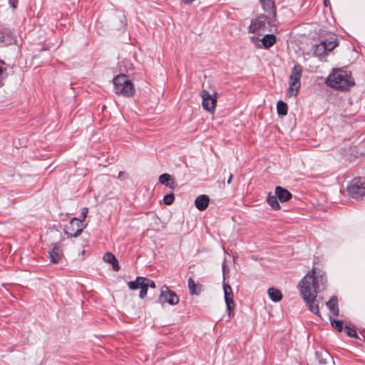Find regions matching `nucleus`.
I'll return each instance as SVG.
<instances>
[{"label":"nucleus","instance_id":"nucleus-28","mask_svg":"<svg viewBox=\"0 0 365 365\" xmlns=\"http://www.w3.org/2000/svg\"><path fill=\"white\" fill-rule=\"evenodd\" d=\"M140 281H141L143 283H145V284H146V287L148 288V287L155 288V283L154 282V281H153L148 278H146L144 277H138V282H140Z\"/></svg>","mask_w":365,"mask_h":365},{"label":"nucleus","instance_id":"nucleus-10","mask_svg":"<svg viewBox=\"0 0 365 365\" xmlns=\"http://www.w3.org/2000/svg\"><path fill=\"white\" fill-rule=\"evenodd\" d=\"M51 263L59 262L63 257L62 245L60 242L51 244V250L48 252Z\"/></svg>","mask_w":365,"mask_h":365},{"label":"nucleus","instance_id":"nucleus-29","mask_svg":"<svg viewBox=\"0 0 365 365\" xmlns=\"http://www.w3.org/2000/svg\"><path fill=\"white\" fill-rule=\"evenodd\" d=\"M331 326L338 331L341 332L343 330V322L336 319H330Z\"/></svg>","mask_w":365,"mask_h":365},{"label":"nucleus","instance_id":"nucleus-20","mask_svg":"<svg viewBox=\"0 0 365 365\" xmlns=\"http://www.w3.org/2000/svg\"><path fill=\"white\" fill-rule=\"evenodd\" d=\"M267 292L270 299L274 302H279L282 298V294L278 289L271 287L268 289Z\"/></svg>","mask_w":365,"mask_h":365},{"label":"nucleus","instance_id":"nucleus-14","mask_svg":"<svg viewBox=\"0 0 365 365\" xmlns=\"http://www.w3.org/2000/svg\"><path fill=\"white\" fill-rule=\"evenodd\" d=\"M275 194L281 202H287L292 197V193L289 190L281 186L276 187Z\"/></svg>","mask_w":365,"mask_h":365},{"label":"nucleus","instance_id":"nucleus-37","mask_svg":"<svg viewBox=\"0 0 365 365\" xmlns=\"http://www.w3.org/2000/svg\"><path fill=\"white\" fill-rule=\"evenodd\" d=\"M233 178V175L232 173L230 174L229 178L227 180V184H230Z\"/></svg>","mask_w":365,"mask_h":365},{"label":"nucleus","instance_id":"nucleus-24","mask_svg":"<svg viewBox=\"0 0 365 365\" xmlns=\"http://www.w3.org/2000/svg\"><path fill=\"white\" fill-rule=\"evenodd\" d=\"M277 196L276 194L272 195V192H269L267 197V202L270 205V207L274 210H277L280 208V205L277 200Z\"/></svg>","mask_w":365,"mask_h":365},{"label":"nucleus","instance_id":"nucleus-5","mask_svg":"<svg viewBox=\"0 0 365 365\" xmlns=\"http://www.w3.org/2000/svg\"><path fill=\"white\" fill-rule=\"evenodd\" d=\"M302 75V67L299 64L294 65L292 69L291 74L289 78V88L287 95L296 96L301 86L300 79Z\"/></svg>","mask_w":365,"mask_h":365},{"label":"nucleus","instance_id":"nucleus-9","mask_svg":"<svg viewBox=\"0 0 365 365\" xmlns=\"http://www.w3.org/2000/svg\"><path fill=\"white\" fill-rule=\"evenodd\" d=\"M159 300L162 303L166 302L170 305H175L179 302V298L176 293L165 285L161 288Z\"/></svg>","mask_w":365,"mask_h":365},{"label":"nucleus","instance_id":"nucleus-25","mask_svg":"<svg viewBox=\"0 0 365 365\" xmlns=\"http://www.w3.org/2000/svg\"><path fill=\"white\" fill-rule=\"evenodd\" d=\"M322 42L324 43V46L327 47L326 49L328 53L334 50L339 45V41L336 38L325 39L322 41Z\"/></svg>","mask_w":365,"mask_h":365},{"label":"nucleus","instance_id":"nucleus-39","mask_svg":"<svg viewBox=\"0 0 365 365\" xmlns=\"http://www.w3.org/2000/svg\"><path fill=\"white\" fill-rule=\"evenodd\" d=\"M195 0H185V3L186 4H191L192 2H193Z\"/></svg>","mask_w":365,"mask_h":365},{"label":"nucleus","instance_id":"nucleus-1","mask_svg":"<svg viewBox=\"0 0 365 365\" xmlns=\"http://www.w3.org/2000/svg\"><path fill=\"white\" fill-rule=\"evenodd\" d=\"M314 269L309 272L299 282L298 288L300 295L308 307L309 310L320 317L319 301L317 293L325 289L327 279L322 276L315 275Z\"/></svg>","mask_w":365,"mask_h":365},{"label":"nucleus","instance_id":"nucleus-2","mask_svg":"<svg viewBox=\"0 0 365 365\" xmlns=\"http://www.w3.org/2000/svg\"><path fill=\"white\" fill-rule=\"evenodd\" d=\"M326 84L336 90L344 91L354 85V81L346 71L337 69L328 76Z\"/></svg>","mask_w":365,"mask_h":365},{"label":"nucleus","instance_id":"nucleus-35","mask_svg":"<svg viewBox=\"0 0 365 365\" xmlns=\"http://www.w3.org/2000/svg\"><path fill=\"white\" fill-rule=\"evenodd\" d=\"M9 6L15 9L18 6L19 1L18 0H9Z\"/></svg>","mask_w":365,"mask_h":365},{"label":"nucleus","instance_id":"nucleus-15","mask_svg":"<svg viewBox=\"0 0 365 365\" xmlns=\"http://www.w3.org/2000/svg\"><path fill=\"white\" fill-rule=\"evenodd\" d=\"M210 202V198L206 195H200L195 198V205L200 211L207 209Z\"/></svg>","mask_w":365,"mask_h":365},{"label":"nucleus","instance_id":"nucleus-38","mask_svg":"<svg viewBox=\"0 0 365 365\" xmlns=\"http://www.w3.org/2000/svg\"><path fill=\"white\" fill-rule=\"evenodd\" d=\"M4 38V36L3 32L0 31V43L3 42Z\"/></svg>","mask_w":365,"mask_h":365},{"label":"nucleus","instance_id":"nucleus-23","mask_svg":"<svg viewBox=\"0 0 365 365\" xmlns=\"http://www.w3.org/2000/svg\"><path fill=\"white\" fill-rule=\"evenodd\" d=\"M233 297V294H228V295H225V301L227 306V310L228 311V314L230 317L233 315L232 312L235 308Z\"/></svg>","mask_w":365,"mask_h":365},{"label":"nucleus","instance_id":"nucleus-36","mask_svg":"<svg viewBox=\"0 0 365 365\" xmlns=\"http://www.w3.org/2000/svg\"><path fill=\"white\" fill-rule=\"evenodd\" d=\"M222 272H223V274L225 276L226 272H227V265H226V260L225 259L224 260V262L222 263Z\"/></svg>","mask_w":365,"mask_h":365},{"label":"nucleus","instance_id":"nucleus-3","mask_svg":"<svg viewBox=\"0 0 365 365\" xmlns=\"http://www.w3.org/2000/svg\"><path fill=\"white\" fill-rule=\"evenodd\" d=\"M115 93L130 98L135 93L133 82L125 74H119L113 79Z\"/></svg>","mask_w":365,"mask_h":365},{"label":"nucleus","instance_id":"nucleus-34","mask_svg":"<svg viewBox=\"0 0 365 365\" xmlns=\"http://www.w3.org/2000/svg\"><path fill=\"white\" fill-rule=\"evenodd\" d=\"M88 207H83L82 209V212H81V218L79 219V220H81L82 222L86 219V217L87 216V214H88Z\"/></svg>","mask_w":365,"mask_h":365},{"label":"nucleus","instance_id":"nucleus-4","mask_svg":"<svg viewBox=\"0 0 365 365\" xmlns=\"http://www.w3.org/2000/svg\"><path fill=\"white\" fill-rule=\"evenodd\" d=\"M276 18L272 16L269 19L265 15H260L256 19L251 21L250 25L248 28L249 32L260 35L267 29V26H276Z\"/></svg>","mask_w":365,"mask_h":365},{"label":"nucleus","instance_id":"nucleus-21","mask_svg":"<svg viewBox=\"0 0 365 365\" xmlns=\"http://www.w3.org/2000/svg\"><path fill=\"white\" fill-rule=\"evenodd\" d=\"M261 41L264 47L268 48L276 43L277 38L274 34H266Z\"/></svg>","mask_w":365,"mask_h":365},{"label":"nucleus","instance_id":"nucleus-12","mask_svg":"<svg viewBox=\"0 0 365 365\" xmlns=\"http://www.w3.org/2000/svg\"><path fill=\"white\" fill-rule=\"evenodd\" d=\"M262 9L274 19L276 17V6L274 0H259Z\"/></svg>","mask_w":365,"mask_h":365},{"label":"nucleus","instance_id":"nucleus-32","mask_svg":"<svg viewBox=\"0 0 365 365\" xmlns=\"http://www.w3.org/2000/svg\"><path fill=\"white\" fill-rule=\"evenodd\" d=\"M344 331H345L346 334H347V336H349L350 337H355V338L358 337L356 331L353 328L346 326L344 327Z\"/></svg>","mask_w":365,"mask_h":365},{"label":"nucleus","instance_id":"nucleus-40","mask_svg":"<svg viewBox=\"0 0 365 365\" xmlns=\"http://www.w3.org/2000/svg\"><path fill=\"white\" fill-rule=\"evenodd\" d=\"M124 174H125V173L120 172L119 174H118V178H122L123 175H124Z\"/></svg>","mask_w":365,"mask_h":365},{"label":"nucleus","instance_id":"nucleus-7","mask_svg":"<svg viewBox=\"0 0 365 365\" xmlns=\"http://www.w3.org/2000/svg\"><path fill=\"white\" fill-rule=\"evenodd\" d=\"M84 228L81 220L73 217L63 227V232L68 237H76L79 236Z\"/></svg>","mask_w":365,"mask_h":365},{"label":"nucleus","instance_id":"nucleus-18","mask_svg":"<svg viewBox=\"0 0 365 365\" xmlns=\"http://www.w3.org/2000/svg\"><path fill=\"white\" fill-rule=\"evenodd\" d=\"M327 307L331 311L333 315L338 316L339 313V309L338 307V299L336 296H333L330 298V299L326 303Z\"/></svg>","mask_w":365,"mask_h":365},{"label":"nucleus","instance_id":"nucleus-6","mask_svg":"<svg viewBox=\"0 0 365 365\" xmlns=\"http://www.w3.org/2000/svg\"><path fill=\"white\" fill-rule=\"evenodd\" d=\"M349 197L361 200L365 195V180L361 178H354L346 188Z\"/></svg>","mask_w":365,"mask_h":365},{"label":"nucleus","instance_id":"nucleus-30","mask_svg":"<svg viewBox=\"0 0 365 365\" xmlns=\"http://www.w3.org/2000/svg\"><path fill=\"white\" fill-rule=\"evenodd\" d=\"M120 68L122 71H128L130 70H132L133 68V64L130 62L128 60H124L122 61Z\"/></svg>","mask_w":365,"mask_h":365},{"label":"nucleus","instance_id":"nucleus-11","mask_svg":"<svg viewBox=\"0 0 365 365\" xmlns=\"http://www.w3.org/2000/svg\"><path fill=\"white\" fill-rule=\"evenodd\" d=\"M128 287L131 290L140 289L139 297L141 299L145 298L148 294V288L146 287V284H145V283H143L141 281L138 282V277H136L135 280L128 282Z\"/></svg>","mask_w":365,"mask_h":365},{"label":"nucleus","instance_id":"nucleus-13","mask_svg":"<svg viewBox=\"0 0 365 365\" xmlns=\"http://www.w3.org/2000/svg\"><path fill=\"white\" fill-rule=\"evenodd\" d=\"M315 356L321 365H328L332 361L331 354L326 350L316 351Z\"/></svg>","mask_w":365,"mask_h":365},{"label":"nucleus","instance_id":"nucleus-16","mask_svg":"<svg viewBox=\"0 0 365 365\" xmlns=\"http://www.w3.org/2000/svg\"><path fill=\"white\" fill-rule=\"evenodd\" d=\"M326 48L324 43L322 41L319 44L314 45L312 49L314 55L320 58L326 57L328 55Z\"/></svg>","mask_w":365,"mask_h":365},{"label":"nucleus","instance_id":"nucleus-26","mask_svg":"<svg viewBox=\"0 0 365 365\" xmlns=\"http://www.w3.org/2000/svg\"><path fill=\"white\" fill-rule=\"evenodd\" d=\"M277 113L279 115H286L287 114L288 107L287 103L282 101H279L277 104Z\"/></svg>","mask_w":365,"mask_h":365},{"label":"nucleus","instance_id":"nucleus-31","mask_svg":"<svg viewBox=\"0 0 365 365\" xmlns=\"http://www.w3.org/2000/svg\"><path fill=\"white\" fill-rule=\"evenodd\" d=\"M175 200V195L173 193L165 195L163 197V202L167 205H170L173 203Z\"/></svg>","mask_w":365,"mask_h":365},{"label":"nucleus","instance_id":"nucleus-19","mask_svg":"<svg viewBox=\"0 0 365 365\" xmlns=\"http://www.w3.org/2000/svg\"><path fill=\"white\" fill-rule=\"evenodd\" d=\"M103 260L109 264H111L114 271L117 272L120 269L118 261L115 255L112 253L106 252L103 256Z\"/></svg>","mask_w":365,"mask_h":365},{"label":"nucleus","instance_id":"nucleus-22","mask_svg":"<svg viewBox=\"0 0 365 365\" xmlns=\"http://www.w3.org/2000/svg\"><path fill=\"white\" fill-rule=\"evenodd\" d=\"M188 288L191 294H199L201 291V285L195 283L192 278L187 280Z\"/></svg>","mask_w":365,"mask_h":365},{"label":"nucleus","instance_id":"nucleus-8","mask_svg":"<svg viewBox=\"0 0 365 365\" xmlns=\"http://www.w3.org/2000/svg\"><path fill=\"white\" fill-rule=\"evenodd\" d=\"M200 96L202 99V108L210 113H213L217 105V93L211 95L207 91L202 90L200 91Z\"/></svg>","mask_w":365,"mask_h":365},{"label":"nucleus","instance_id":"nucleus-27","mask_svg":"<svg viewBox=\"0 0 365 365\" xmlns=\"http://www.w3.org/2000/svg\"><path fill=\"white\" fill-rule=\"evenodd\" d=\"M7 77L6 68L5 62L0 60V87L4 86V81Z\"/></svg>","mask_w":365,"mask_h":365},{"label":"nucleus","instance_id":"nucleus-41","mask_svg":"<svg viewBox=\"0 0 365 365\" xmlns=\"http://www.w3.org/2000/svg\"><path fill=\"white\" fill-rule=\"evenodd\" d=\"M329 2V0H324V5L327 6V3Z\"/></svg>","mask_w":365,"mask_h":365},{"label":"nucleus","instance_id":"nucleus-17","mask_svg":"<svg viewBox=\"0 0 365 365\" xmlns=\"http://www.w3.org/2000/svg\"><path fill=\"white\" fill-rule=\"evenodd\" d=\"M159 182L161 184L169 187L172 190L175 189V182L174 179L171 177L170 175L168 173L160 175L159 177Z\"/></svg>","mask_w":365,"mask_h":365},{"label":"nucleus","instance_id":"nucleus-33","mask_svg":"<svg viewBox=\"0 0 365 365\" xmlns=\"http://www.w3.org/2000/svg\"><path fill=\"white\" fill-rule=\"evenodd\" d=\"M223 290H224L225 295H228V294H233L232 287L227 284H225V283L223 284Z\"/></svg>","mask_w":365,"mask_h":365}]
</instances>
